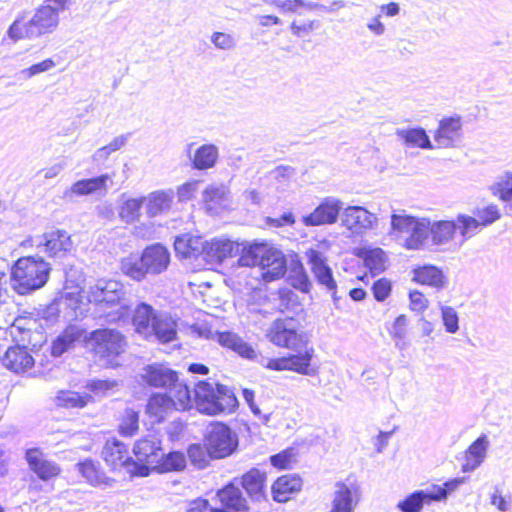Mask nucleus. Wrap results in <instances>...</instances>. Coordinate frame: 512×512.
Returning a JSON list of instances; mask_svg holds the SVG:
<instances>
[{"label":"nucleus","instance_id":"nucleus-61","mask_svg":"<svg viewBox=\"0 0 512 512\" xmlns=\"http://www.w3.org/2000/svg\"><path fill=\"white\" fill-rule=\"evenodd\" d=\"M409 299H410V308L413 311L416 312H422L424 311L428 306V300L425 298V296L417 291H411L409 293Z\"/></svg>","mask_w":512,"mask_h":512},{"label":"nucleus","instance_id":"nucleus-5","mask_svg":"<svg viewBox=\"0 0 512 512\" xmlns=\"http://www.w3.org/2000/svg\"><path fill=\"white\" fill-rule=\"evenodd\" d=\"M58 24L57 10L51 5H41L29 20L24 16L16 18L9 26L8 35L14 41L30 39L52 33Z\"/></svg>","mask_w":512,"mask_h":512},{"label":"nucleus","instance_id":"nucleus-3","mask_svg":"<svg viewBox=\"0 0 512 512\" xmlns=\"http://www.w3.org/2000/svg\"><path fill=\"white\" fill-rule=\"evenodd\" d=\"M51 270L41 257H20L11 267L12 288L20 296L30 295L47 284Z\"/></svg>","mask_w":512,"mask_h":512},{"label":"nucleus","instance_id":"nucleus-45","mask_svg":"<svg viewBox=\"0 0 512 512\" xmlns=\"http://www.w3.org/2000/svg\"><path fill=\"white\" fill-rule=\"evenodd\" d=\"M342 202L334 197L322 198V225L333 224L338 220Z\"/></svg>","mask_w":512,"mask_h":512},{"label":"nucleus","instance_id":"nucleus-14","mask_svg":"<svg viewBox=\"0 0 512 512\" xmlns=\"http://www.w3.org/2000/svg\"><path fill=\"white\" fill-rule=\"evenodd\" d=\"M25 460L29 470L44 482L54 480L62 474L61 466L49 459L39 447L27 449Z\"/></svg>","mask_w":512,"mask_h":512},{"label":"nucleus","instance_id":"nucleus-42","mask_svg":"<svg viewBox=\"0 0 512 512\" xmlns=\"http://www.w3.org/2000/svg\"><path fill=\"white\" fill-rule=\"evenodd\" d=\"M417 217L406 214L404 210L391 215V230L389 234L393 237L409 235Z\"/></svg>","mask_w":512,"mask_h":512},{"label":"nucleus","instance_id":"nucleus-30","mask_svg":"<svg viewBox=\"0 0 512 512\" xmlns=\"http://www.w3.org/2000/svg\"><path fill=\"white\" fill-rule=\"evenodd\" d=\"M119 269L122 275L135 282H141L149 275L141 254L123 257L120 260Z\"/></svg>","mask_w":512,"mask_h":512},{"label":"nucleus","instance_id":"nucleus-8","mask_svg":"<svg viewBox=\"0 0 512 512\" xmlns=\"http://www.w3.org/2000/svg\"><path fill=\"white\" fill-rule=\"evenodd\" d=\"M237 443V438L229 426L221 422L212 424L204 440V445L212 459H222L231 455Z\"/></svg>","mask_w":512,"mask_h":512},{"label":"nucleus","instance_id":"nucleus-49","mask_svg":"<svg viewBox=\"0 0 512 512\" xmlns=\"http://www.w3.org/2000/svg\"><path fill=\"white\" fill-rule=\"evenodd\" d=\"M455 222L464 241L474 236L481 227L480 221L465 214H459Z\"/></svg>","mask_w":512,"mask_h":512},{"label":"nucleus","instance_id":"nucleus-27","mask_svg":"<svg viewBox=\"0 0 512 512\" xmlns=\"http://www.w3.org/2000/svg\"><path fill=\"white\" fill-rule=\"evenodd\" d=\"M87 337L88 335L84 329L76 325H69L53 341L51 346L52 354L60 356L77 342L82 340L86 342Z\"/></svg>","mask_w":512,"mask_h":512},{"label":"nucleus","instance_id":"nucleus-32","mask_svg":"<svg viewBox=\"0 0 512 512\" xmlns=\"http://www.w3.org/2000/svg\"><path fill=\"white\" fill-rule=\"evenodd\" d=\"M57 407L64 409H82L94 402L91 394L79 393L72 390H60L55 396Z\"/></svg>","mask_w":512,"mask_h":512},{"label":"nucleus","instance_id":"nucleus-55","mask_svg":"<svg viewBox=\"0 0 512 512\" xmlns=\"http://www.w3.org/2000/svg\"><path fill=\"white\" fill-rule=\"evenodd\" d=\"M481 226H488L500 219L501 214L497 205L490 204L482 209H478L476 213Z\"/></svg>","mask_w":512,"mask_h":512},{"label":"nucleus","instance_id":"nucleus-56","mask_svg":"<svg viewBox=\"0 0 512 512\" xmlns=\"http://www.w3.org/2000/svg\"><path fill=\"white\" fill-rule=\"evenodd\" d=\"M392 291V284L386 278H381L376 280L372 285L373 296L376 301L383 302L385 301Z\"/></svg>","mask_w":512,"mask_h":512},{"label":"nucleus","instance_id":"nucleus-62","mask_svg":"<svg viewBox=\"0 0 512 512\" xmlns=\"http://www.w3.org/2000/svg\"><path fill=\"white\" fill-rule=\"evenodd\" d=\"M200 183L199 180H192L184 183L178 188V196L181 200L191 199L197 191V186Z\"/></svg>","mask_w":512,"mask_h":512},{"label":"nucleus","instance_id":"nucleus-43","mask_svg":"<svg viewBox=\"0 0 512 512\" xmlns=\"http://www.w3.org/2000/svg\"><path fill=\"white\" fill-rule=\"evenodd\" d=\"M466 477H456L444 482L442 486L433 484L429 489L433 502L445 501L449 495L455 492L462 484L466 483Z\"/></svg>","mask_w":512,"mask_h":512},{"label":"nucleus","instance_id":"nucleus-16","mask_svg":"<svg viewBox=\"0 0 512 512\" xmlns=\"http://www.w3.org/2000/svg\"><path fill=\"white\" fill-rule=\"evenodd\" d=\"M191 409L196 407L201 414L208 416L216 415V384H212L207 380H199L194 387L189 385Z\"/></svg>","mask_w":512,"mask_h":512},{"label":"nucleus","instance_id":"nucleus-7","mask_svg":"<svg viewBox=\"0 0 512 512\" xmlns=\"http://www.w3.org/2000/svg\"><path fill=\"white\" fill-rule=\"evenodd\" d=\"M144 386L162 389L163 392L189 389V382L181 377L180 372L164 363H151L143 367L140 375Z\"/></svg>","mask_w":512,"mask_h":512},{"label":"nucleus","instance_id":"nucleus-33","mask_svg":"<svg viewBox=\"0 0 512 512\" xmlns=\"http://www.w3.org/2000/svg\"><path fill=\"white\" fill-rule=\"evenodd\" d=\"M396 135L407 147L431 150L434 148L426 130L422 127L397 129Z\"/></svg>","mask_w":512,"mask_h":512},{"label":"nucleus","instance_id":"nucleus-6","mask_svg":"<svg viewBox=\"0 0 512 512\" xmlns=\"http://www.w3.org/2000/svg\"><path fill=\"white\" fill-rule=\"evenodd\" d=\"M190 390L153 392L147 399L145 414L156 424L165 422L174 413L191 410Z\"/></svg>","mask_w":512,"mask_h":512},{"label":"nucleus","instance_id":"nucleus-47","mask_svg":"<svg viewBox=\"0 0 512 512\" xmlns=\"http://www.w3.org/2000/svg\"><path fill=\"white\" fill-rule=\"evenodd\" d=\"M363 260L374 275L384 270L385 253L381 248L364 250Z\"/></svg>","mask_w":512,"mask_h":512},{"label":"nucleus","instance_id":"nucleus-54","mask_svg":"<svg viewBox=\"0 0 512 512\" xmlns=\"http://www.w3.org/2000/svg\"><path fill=\"white\" fill-rule=\"evenodd\" d=\"M443 324L448 333H456L459 329V317L454 308L450 306L441 307Z\"/></svg>","mask_w":512,"mask_h":512},{"label":"nucleus","instance_id":"nucleus-52","mask_svg":"<svg viewBox=\"0 0 512 512\" xmlns=\"http://www.w3.org/2000/svg\"><path fill=\"white\" fill-rule=\"evenodd\" d=\"M488 447V438L485 434H482L470 444L465 454L467 457H474V459L484 462Z\"/></svg>","mask_w":512,"mask_h":512},{"label":"nucleus","instance_id":"nucleus-40","mask_svg":"<svg viewBox=\"0 0 512 512\" xmlns=\"http://www.w3.org/2000/svg\"><path fill=\"white\" fill-rule=\"evenodd\" d=\"M492 195L506 202L512 208V172H505L496 177L489 186Z\"/></svg>","mask_w":512,"mask_h":512},{"label":"nucleus","instance_id":"nucleus-17","mask_svg":"<svg viewBox=\"0 0 512 512\" xmlns=\"http://www.w3.org/2000/svg\"><path fill=\"white\" fill-rule=\"evenodd\" d=\"M313 350L304 349L298 354H290L279 358L268 359L264 367L272 371H294L301 374H307L312 359Z\"/></svg>","mask_w":512,"mask_h":512},{"label":"nucleus","instance_id":"nucleus-29","mask_svg":"<svg viewBox=\"0 0 512 512\" xmlns=\"http://www.w3.org/2000/svg\"><path fill=\"white\" fill-rule=\"evenodd\" d=\"M413 280L422 285L442 289L448 284L443 271L434 265H423L413 270Z\"/></svg>","mask_w":512,"mask_h":512},{"label":"nucleus","instance_id":"nucleus-57","mask_svg":"<svg viewBox=\"0 0 512 512\" xmlns=\"http://www.w3.org/2000/svg\"><path fill=\"white\" fill-rule=\"evenodd\" d=\"M56 66V62L52 58H46L41 62L35 63L28 68L22 70L25 78H31L37 74L47 72Z\"/></svg>","mask_w":512,"mask_h":512},{"label":"nucleus","instance_id":"nucleus-60","mask_svg":"<svg viewBox=\"0 0 512 512\" xmlns=\"http://www.w3.org/2000/svg\"><path fill=\"white\" fill-rule=\"evenodd\" d=\"M291 286L302 291L308 292L310 289V282L306 274L302 271H295L293 275L290 276Z\"/></svg>","mask_w":512,"mask_h":512},{"label":"nucleus","instance_id":"nucleus-35","mask_svg":"<svg viewBox=\"0 0 512 512\" xmlns=\"http://www.w3.org/2000/svg\"><path fill=\"white\" fill-rule=\"evenodd\" d=\"M186 467V456L183 452L172 451L167 454L161 452L158 463H156L153 471L163 474L171 472L183 471Z\"/></svg>","mask_w":512,"mask_h":512},{"label":"nucleus","instance_id":"nucleus-9","mask_svg":"<svg viewBox=\"0 0 512 512\" xmlns=\"http://www.w3.org/2000/svg\"><path fill=\"white\" fill-rule=\"evenodd\" d=\"M267 338L271 343L278 347L300 350L307 349V339L305 335L298 333L291 326L289 319H276L269 327Z\"/></svg>","mask_w":512,"mask_h":512},{"label":"nucleus","instance_id":"nucleus-28","mask_svg":"<svg viewBox=\"0 0 512 512\" xmlns=\"http://www.w3.org/2000/svg\"><path fill=\"white\" fill-rule=\"evenodd\" d=\"M117 433L123 438H132L140 430V411L134 407H125L117 416Z\"/></svg>","mask_w":512,"mask_h":512},{"label":"nucleus","instance_id":"nucleus-10","mask_svg":"<svg viewBox=\"0 0 512 512\" xmlns=\"http://www.w3.org/2000/svg\"><path fill=\"white\" fill-rule=\"evenodd\" d=\"M37 247L42 249L48 258H64L73 248L72 236L65 230L57 227H49L41 236Z\"/></svg>","mask_w":512,"mask_h":512},{"label":"nucleus","instance_id":"nucleus-25","mask_svg":"<svg viewBox=\"0 0 512 512\" xmlns=\"http://www.w3.org/2000/svg\"><path fill=\"white\" fill-rule=\"evenodd\" d=\"M205 240L198 235L185 233L177 236L174 240V250L180 259L203 258Z\"/></svg>","mask_w":512,"mask_h":512},{"label":"nucleus","instance_id":"nucleus-63","mask_svg":"<svg viewBox=\"0 0 512 512\" xmlns=\"http://www.w3.org/2000/svg\"><path fill=\"white\" fill-rule=\"evenodd\" d=\"M213 44L220 49H229L233 47L234 40L230 34L215 32L212 35Z\"/></svg>","mask_w":512,"mask_h":512},{"label":"nucleus","instance_id":"nucleus-59","mask_svg":"<svg viewBox=\"0 0 512 512\" xmlns=\"http://www.w3.org/2000/svg\"><path fill=\"white\" fill-rule=\"evenodd\" d=\"M223 198L224 193L215 186L208 187L203 192V201L209 207H211L213 204L221 202Z\"/></svg>","mask_w":512,"mask_h":512},{"label":"nucleus","instance_id":"nucleus-21","mask_svg":"<svg viewBox=\"0 0 512 512\" xmlns=\"http://www.w3.org/2000/svg\"><path fill=\"white\" fill-rule=\"evenodd\" d=\"M302 479L296 474H284L277 477L270 486L271 496L276 503L290 501L302 489Z\"/></svg>","mask_w":512,"mask_h":512},{"label":"nucleus","instance_id":"nucleus-11","mask_svg":"<svg viewBox=\"0 0 512 512\" xmlns=\"http://www.w3.org/2000/svg\"><path fill=\"white\" fill-rule=\"evenodd\" d=\"M101 458L111 472H120L136 465L128 445L116 437H110L105 441L101 449Z\"/></svg>","mask_w":512,"mask_h":512},{"label":"nucleus","instance_id":"nucleus-51","mask_svg":"<svg viewBox=\"0 0 512 512\" xmlns=\"http://www.w3.org/2000/svg\"><path fill=\"white\" fill-rule=\"evenodd\" d=\"M322 286H325L326 289L331 293V297L333 299L334 305L336 308L340 307V300L342 296H338L337 291V283L333 278L332 269L326 264L324 259L322 258Z\"/></svg>","mask_w":512,"mask_h":512},{"label":"nucleus","instance_id":"nucleus-15","mask_svg":"<svg viewBox=\"0 0 512 512\" xmlns=\"http://www.w3.org/2000/svg\"><path fill=\"white\" fill-rule=\"evenodd\" d=\"M161 451L160 441L153 436H143L134 443L133 453L137 460L143 463L139 467L138 475L147 476L150 471H153Z\"/></svg>","mask_w":512,"mask_h":512},{"label":"nucleus","instance_id":"nucleus-48","mask_svg":"<svg viewBox=\"0 0 512 512\" xmlns=\"http://www.w3.org/2000/svg\"><path fill=\"white\" fill-rule=\"evenodd\" d=\"M171 199L163 192H156L150 195L147 201V214L150 217L156 216L170 207Z\"/></svg>","mask_w":512,"mask_h":512},{"label":"nucleus","instance_id":"nucleus-53","mask_svg":"<svg viewBox=\"0 0 512 512\" xmlns=\"http://www.w3.org/2000/svg\"><path fill=\"white\" fill-rule=\"evenodd\" d=\"M117 386V381L112 379H93L87 382L86 389L90 392L89 394L105 395L109 391L113 390Z\"/></svg>","mask_w":512,"mask_h":512},{"label":"nucleus","instance_id":"nucleus-34","mask_svg":"<svg viewBox=\"0 0 512 512\" xmlns=\"http://www.w3.org/2000/svg\"><path fill=\"white\" fill-rule=\"evenodd\" d=\"M431 221L428 218H417L404 246L410 250L420 249L430 236Z\"/></svg>","mask_w":512,"mask_h":512},{"label":"nucleus","instance_id":"nucleus-26","mask_svg":"<svg viewBox=\"0 0 512 512\" xmlns=\"http://www.w3.org/2000/svg\"><path fill=\"white\" fill-rule=\"evenodd\" d=\"M462 122L460 117H447L439 122L434 139L439 147H455L461 137Z\"/></svg>","mask_w":512,"mask_h":512},{"label":"nucleus","instance_id":"nucleus-41","mask_svg":"<svg viewBox=\"0 0 512 512\" xmlns=\"http://www.w3.org/2000/svg\"><path fill=\"white\" fill-rule=\"evenodd\" d=\"M218 158V149L213 144H204L196 149L192 159L195 169L206 170L212 168Z\"/></svg>","mask_w":512,"mask_h":512},{"label":"nucleus","instance_id":"nucleus-23","mask_svg":"<svg viewBox=\"0 0 512 512\" xmlns=\"http://www.w3.org/2000/svg\"><path fill=\"white\" fill-rule=\"evenodd\" d=\"M3 365L14 373H25L32 369L35 360L26 346L14 345L9 347L3 356Z\"/></svg>","mask_w":512,"mask_h":512},{"label":"nucleus","instance_id":"nucleus-12","mask_svg":"<svg viewBox=\"0 0 512 512\" xmlns=\"http://www.w3.org/2000/svg\"><path fill=\"white\" fill-rule=\"evenodd\" d=\"M241 487L248 500L252 502L268 501V474L257 467H252L239 477Z\"/></svg>","mask_w":512,"mask_h":512},{"label":"nucleus","instance_id":"nucleus-46","mask_svg":"<svg viewBox=\"0 0 512 512\" xmlns=\"http://www.w3.org/2000/svg\"><path fill=\"white\" fill-rule=\"evenodd\" d=\"M297 453L293 447H288L279 453L271 455L270 464L277 470H289L296 463Z\"/></svg>","mask_w":512,"mask_h":512},{"label":"nucleus","instance_id":"nucleus-18","mask_svg":"<svg viewBox=\"0 0 512 512\" xmlns=\"http://www.w3.org/2000/svg\"><path fill=\"white\" fill-rule=\"evenodd\" d=\"M376 221L375 214L362 206H349L342 214L343 225L354 234H362L371 229Z\"/></svg>","mask_w":512,"mask_h":512},{"label":"nucleus","instance_id":"nucleus-24","mask_svg":"<svg viewBox=\"0 0 512 512\" xmlns=\"http://www.w3.org/2000/svg\"><path fill=\"white\" fill-rule=\"evenodd\" d=\"M146 269L150 275H158L164 272L170 263V253L161 244H152L141 252Z\"/></svg>","mask_w":512,"mask_h":512},{"label":"nucleus","instance_id":"nucleus-38","mask_svg":"<svg viewBox=\"0 0 512 512\" xmlns=\"http://www.w3.org/2000/svg\"><path fill=\"white\" fill-rule=\"evenodd\" d=\"M432 502L429 489L416 490L399 501L396 507L401 512H421L425 504Z\"/></svg>","mask_w":512,"mask_h":512},{"label":"nucleus","instance_id":"nucleus-58","mask_svg":"<svg viewBox=\"0 0 512 512\" xmlns=\"http://www.w3.org/2000/svg\"><path fill=\"white\" fill-rule=\"evenodd\" d=\"M406 326H407V318L405 315H399L394 323H393V327H392V331H391V334L393 336V338L395 340H397V345H398V341H402L405 339L406 337Z\"/></svg>","mask_w":512,"mask_h":512},{"label":"nucleus","instance_id":"nucleus-50","mask_svg":"<svg viewBox=\"0 0 512 512\" xmlns=\"http://www.w3.org/2000/svg\"><path fill=\"white\" fill-rule=\"evenodd\" d=\"M187 456L193 466L198 469H203L208 466L209 456L206 446L201 444H191L187 449Z\"/></svg>","mask_w":512,"mask_h":512},{"label":"nucleus","instance_id":"nucleus-37","mask_svg":"<svg viewBox=\"0 0 512 512\" xmlns=\"http://www.w3.org/2000/svg\"><path fill=\"white\" fill-rule=\"evenodd\" d=\"M457 230L455 221L439 220L431 222L430 237L433 245L441 246L449 243Z\"/></svg>","mask_w":512,"mask_h":512},{"label":"nucleus","instance_id":"nucleus-39","mask_svg":"<svg viewBox=\"0 0 512 512\" xmlns=\"http://www.w3.org/2000/svg\"><path fill=\"white\" fill-rule=\"evenodd\" d=\"M109 179L108 174H102L97 177L78 180L71 186V192L77 196H86L105 190Z\"/></svg>","mask_w":512,"mask_h":512},{"label":"nucleus","instance_id":"nucleus-20","mask_svg":"<svg viewBox=\"0 0 512 512\" xmlns=\"http://www.w3.org/2000/svg\"><path fill=\"white\" fill-rule=\"evenodd\" d=\"M359 496V486L356 483L337 482L329 512H354Z\"/></svg>","mask_w":512,"mask_h":512},{"label":"nucleus","instance_id":"nucleus-1","mask_svg":"<svg viewBox=\"0 0 512 512\" xmlns=\"http://www.w3.org/2000/svg\"><path fill=\"white\" fill-rule=\"evenodd\" d=\"M242 267H258L265 282L281 279L287 271V259L284 253L272 243L261 240L245 245L238 258Z\"/></svg>","mask_w":512,"mask_h":512},{"label":"nucleus","instance_id":"nucleus-13","mask_svg":"<svg viewBox=\"0 0 512 512\" xmlns=\"http://www.w3.org/2000/svg\"><path fill=\"white\" fill-rule=\"evenodd\" d=\"M220 507L214 512H251L249 500L234 481H230L216 491Z\"/></svg>","mask_w":512,"mask_h":512},{"label":"nucleus","instance_id":"nucleus-36","mask_svg":"<svg viewBox=\"0 0 512 512\" xmlns=\"http://www.w3.org/2000/svg\"><path fill=\"white\" fill-rule=\"evenodd\" d=\"M216 415L231 414L238 408V400L231 388L224 384L216 383Z\"/></svg>","mask_w":512,"mask_h":512},{"label":"nucleus","instance_id":"nucleus-4","mask_svg":"<svg viewBox=\"0 0 512 512\" xmlns=\"http://www.w3.org/2000/svg\"><path fill=\"white\" fill-rule=\"evenodd\" d=\"M86 344L94 358L104 361L109 367L118 366L117 359L126 352V336L115 328L102 327L91 331Z\"/></svg>","mask_w":512,"mask_h":512},{"label":"nucleus","instance_id":"nucleus-64","mask_svg":"<svg viewBox=\"0 0 512 512\" xmlns=\"http://www.w3.org/2000/svg\"><path fill=\"white\" fill-rule=\"evenodd\" d=\"M215 508L207 499L197 498L190 502L187 512H214Z\"/></svg>","mask_w":512,"mask_h":512},{"label":"nucleus","instance_id":"nucleus-44","mask_svg":"<svg viewBox=\"0 0 512 512\" xmlns=\"http://www.w3.org/2000/svg\"><path fill=\"white\" fill-rule=\"evenodd\" d=\"M146 201L144 197L128 199L120 207L119 216L126 223H131L139 219L140 210Z\"/></svg>","mask_w":512,"mask_h":512},{"label":"nucleus","instance_id":"nucleus-19","mask_svg":"<svg viewBox=\"0 0 512 512\" xmlns=\"http://www.w3.org/2000/svg\"><path fill=\"white\" fill-rule=\"evenodd\" d=\"M238 244L226 237H215L205 240L203 260L206 263L220 264L235 255Z\"/></svg>","mask_w":512,"mask_h":512},{"label":"nucleus","instance_id":"nucleus-2","mask_svg":"<svg viewBox=\"0 0 512 512\" xmlns=\"http://www.w3.org/2000/svg\"><path fill=\"white\" fill-rule=\"evenodd\" d=\"M131 323L137 334L144 339L155 337L161 343H169L177 337V323L168 315L159 314L150 304L136 305Z\"/></svg>","mask_w":512,"mask_h":512},{"label":"nucleus","instance_id":"nucleus-31","mask_svg":"<svg viewBox=\"0 0 512 512\" xmlns=\"http://www.w3.org/2000/svg\"><path fill=\"white\" fill-rule=\"evenodd\" d=\"M218 343L224 347L233 350L243 358L254 359L256 354L251 345L244 342L237 334L224 331L216 335Z\"/></svg>","mask_w":512,"mask_h":512},{"label":"nucleus","instance_id":"nucleus-22","mask_svg":"<svg viewBox=\"0 0 512 512\" xmlns=\"http://www.w3.org/2000/svg\"><path fill=\"white\" fill-rule=\"evenodd\" d=\"M84 482L92 487L110 486L115 480L109 477L101 464L93 458H85L76 464Z\"/></svg>","mask_w":512,"mask_h":512}]
</instances>
